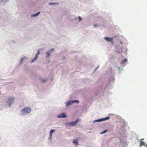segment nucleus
Segmentation results:
<instances>
[{"instance_id": "2", "label": "nucleus", "mask_w": 147, "mask_h": 147, "mask_svg": "<svg viewBox=\"0 0 147 147\" xmlns=\"http://www.w3.org/2000/svg\"><path fill=\"white\" fill-rule=\"evenodd\" d=\"M74 102L79 103V101L77 100L69 101L67 102L66 104V106L68 107L69 105L73 104L74 103Z\"/></svg>"}, {"instance_id": "13", "label": "nucleus", "mask_w": 147, "mask_h": 147, "mask_svg": "<svg viewBox=\"0 0 147 147\" xmlns=\"http://www.w3.org/2000/svg\"><path fill=\"white\" fill-rule=\"evenodd\" d=\"M127 60L126 59H124V60H123L121 63L122 64H124V63H125V62H127Z\"/></svg>"}, {"instance_id": "21", "label": "nucleus", "mask_w": 147, "mask_h": 147, "mask_svg": "<svg viewBox=\"0 0 147 147\" xmlns=\"http://www.w3.org/2000/svg\"><path fill=\"white\" fill-rule=\"evenodd\" d=\"M94 27H96V26H97V25H95V24H94Z\"/></svg>"}, {"instance_id": "22", "label": "nucleus", "mask_w": 147, "mask_h": 147, "mask_svg": "<svg viewBox=\"0 0 147 147\" xmlns=\"http://www.w3.org/2000/svg\"><path fill=\"white\" fill-rule=\"evenodd\" d=\"M54 50V49H51V51H53Z\"/></svg>"}, {"instance_id": "10", "label": "nucleus", "mask_w": 147, "mask_h": 147, "mask_svg": "<svg viewBox=\"0 0 147 147\" xmlns=\"http://www.w3.org/2000/svg\"><path fill=\"white\" fill-rule=\"evenodd\" d=\"M55 131V130L54 129L51 130H50L49 132L50 136V137H51L52 136V134Z\"/></svg>"}, {"instance_id": "16", "label": "nucleus", "mask_w": 147, "mask_h": 147, "mask_svg": "<svg viewBox=\"0 0 147 147\" xmlns=\"http://www.w3.org/2000/svg\"><path fill=\"white\" fill-rule=\"evenodd\" d=\"M39 49H38V51L37 53H36V54H37L38 55L40 54V52H39Z\"/></svg>"}, {"instance_id": "6", "label": "nucleus", "mask_w": 147, "mask_h": 147, "mask_svg": "<svg viewBox=\"0 0 147 147\" xmlns=\"http://www.w3.org/2000/svg\"><path fill=\"white\" fill-rule=\"evenodd\" d=\"M144 139H141L140 142V146L141 147L143 145L144 146H145V147H147V144H145L144 143V142L143 141H142V140H143Z\"/></svg>"}, {"instance_id": "17", "label": "nucleus", "mask_w": 147, "mask_h": 147, "mask_svg": "<svg viewBox=\"0 0 147 147\" xmlns=\"http://www.w3.org/2000/svg\"><path fill=\"white\" fill-rule=\"evenodd\" d=\"M24 111V113H29L30 112H27V111Z\"/></svg>"}, {"instance_id": "9", "label": "nucleus", "mask_w": 147, "mask_h": 147, "mask_svg": "<svg viewBox=\"0 0 147 147\" xmlns=\"http://www.w3.org/2000/svg\"><path fill=\"white\" fill-rule=\"evenodd\" d=\"M73 143L75 144V145L77 146L78 145V140L76 139L74 140L73 141Z\"/></svg>"}, {"instance_id": "1", "label": "nucleus", "mask_w": 147, "mask_h": 147, "mask_svg": "<svg viewBox=\"0 0 147 147\" xmlns=\"http://www.w3.org/2000/svg\"><path fill=\"white\" fill-rule=\"evenodd\" d=\"M78 119L76 121H73L70 123H65V125L69 127H73L76 125L78 122Z\"/></svg>"}, {"instance_id": "15", "label": "nucleus", "mask_w": 147, "mask_h": 147, "mask_svg": "<svg viewBox=\"0 0 147 147\" xmlns=\"http://www.w3.org/2000/svg\"><path fill=\"white\" fill-rule=\"evenodd\" d=\"M50 56V53L49 52H48L47 53V57H49Z\"/></svg>"}, {"instance_id": "7", "label": "nucleus", "mask_w": 147, "mask_h": 147, "mask_svg": "<svg viewBox=\"0 0 147 147\" xmlns=\"http://www.w3.org/2000/svg\"><path fill=\"white\" fill-rule=\"evenodd\" d=\"M105 39L108 42H113V38H110L108 37H105Z\"/></svg>"}, {"instance_id": "20", "label": "nucleus", "mask_w": 147, "mask_h": 147, "mask_svg": "<svg viewBox=\"0 0 147 147\" xmlns=\"http://www.w3.org/2000/svg\"><path fill=\"white\" fill-rule=\"evenodd\" d=\"M49 4H50V5H53L54 4V3H49Z\"/></svg>"}, {"instance_id": "18", "label": "nucleus", "mask_w": 147, "mask_h": 147, "mask_svg": "<svg viewBox=\"0 0 147 147\" xmlns=\"http://www.w3.org/2000/svg\"><path fill=\"white\" fill-rule=\"evenodd\" d=\"M79 21H80L81 20L82 18H81L80 17H79Z\"/></svg>"}, {"instance_id": "3", "label": "nucleus", "mask_w": 147, "mask_h": 147, "mask_svg": "<svg viewBox=\"0 0 147 147\" xmlns=\"http://www.w3.org/2000/svg\"><path fill=\"white\" fill-rule=\"evenodd\" d=\"M14 99V98L10 97L8 99L7 102V104L6 105L7 107H9L10 106L11 103L13 102Z\"/></svg>"}, {"instance_id": "5", "label": "nucleus", "mask_w": 147, "mask_h": 147, "mask_svg": "<svg viewBox=\"0 0 147 147\" xmlns=\"http://www.w3.org/2000/svg\"><path fill=\"white\" fill-rule=\"evenodd\" d=\"M66 115L64 113H62L58 115L57 117L58 118H64L66 117Z\"/></svg>"}, {"instance_id": "11", "label": "nucleus", "mask_w": 147, "mask_h": 147, "mask_svg": "<svg viewBox=\"0 0 147 147\" xmlns=\"http://www.w3.org/2000/svg\"><path fill=\"white\" fill-rule=\"evenodd\" d=\"M40 13V12L39 11V12L37 13L36 14H32L31 16L32 17H33V16L35 17V16H37Z\"/></svg>"}, {"instance_id": "14", "label": "nucleus", "mask_w": 147, "mask_h": 147, "mask_svg": "<svg viewBox=\"0 0 147 147\" xmlns=\"http://www.w3.org/2000/svg\"><path fill=\"white\" fill-rule=\"evenodd\" d=\"M107 131V130H105L104 131H103L102 132L100 133V134H104V133H105Z\"/></svg>"}, {"instance_id": "12", "label": "nucleus", "mask_w": 147, "mask_h": 147, "mask_svg": "<svg viewBox=\"0 0 147 147\" xmlns=\"http://www.w3.org/2000/svg\"><path fill=\"white\" fill-rule=\"evenodd\" d=\"M30 110V108L29 107H26V108L22 109V110Z\"/></svg>"}, {"instance_id": "19", "label": "nucleus", "mask_w": 147, "mask_h": 147, "mask_svg": "<svg viewBox=\"0 0 147 147\" xmlns=\"http://www.w3.org/2000/svg\"><path fill=\"white\" fill-rule=\"evenodd\" d=\"M46 81V80H42V81L43 82H45Z\"/></svg>"}, {"instance_id": "8", "label": "nucleus", "mask_w": 147, "mask_h": 147, "mask_svg": "<svg viewBox=\"0 0 147 147\" xmlns=\"http://www.w3.org/2000/svg\"><path fill=\"white\" fill-rule=\"evenodd\" d=\"M38 57V55L37 54H36L34 58L32 60L31 63H32L35 61L37 59Z\"/></svg>"}, {"instance_id": "4", "label": "nucleus", "mask_w": 147, "mask_h": 147, "mask_svg": "<svg viewBox=\"0 0 147 147\" xmlns=\"http://www.w3.org/2000/svg\"><path fill=\"white\" fill-rule=\"evenodd\" d=\"M110 118V117H108L100 119H98L94 121V122H100L102 121H104L107 120H108Z\"/></svg>"}]
</instances>
